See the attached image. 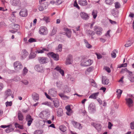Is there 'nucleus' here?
I'll return each instance as SVG.
<instances>
[{
    "instance_id": "nucleus-18",
    "label": "nucleus",
    "mask_w": 134,
    "mask_h": 134,
    "mask_svg": "<svg viewBox=\"0 0 134 134\" xmlns=\"http://www.w3.org/2000/svg\"><path fill=\"white\" fill-rule=\"evenodd\" d=\"M28 55V53L25 49L22 50L21 54V57L23 58H25Z\"/></svg>"
},
{
    "instance_id": "nucleus-41",
    "label": "nucleus",
    "mask_w": 134,
    "mask_h": 134,
    "mask_svg": "<svg viewBox=\"0 0 134 134\" xmlns=\"http://www.w3.org/2000/svg\"><path fill=\"white\" fill-rule=\"evenodd\" d=\"M15 126L16 128H18L20 129H23V126L20 125L17 122L15 123Z\"/></svg>"
},
{
    "instance_id": "nucleus-55",
    "label": "nucleus",
    "mask_w": 134,
    "mask_h": 134,
    "mask_svg": "<svg viewBox=\"0 0 134 134\" xmlns=\"http://www.w3.org/2000/svg\"><path fill=\"white\" fill-rule=\"evenodd\" d=\"M28 71V69H27L26 67H25L23 69V75L24 76L26 75L27 72Z\"/></svg>"
},
{
    "instance_id": "nucleus-32",
    "label": "nucleus",
    "mask_w": 134,
    "mask_h": 134,
    "mask_svg": "<svg viewBox=\"0 0 134 134\" xmlns=\"http://www.w3.org/2000/svg\"><path fill=\"white\" fill-rule=\"evenodd\" d=\"M86 33L88 35L93 36L95 34L94 32L90 30H87L86 31Z\"/></svg>"
},
{
    "instance_id": "nucleus-57",
    "label": "nucleus",
    "mask_w": 134,
    "mask_h": 134,
    "mask_svg": "<svg viewBox=\"0 0 134 134\" xmlns=\"http://www.w3.org/2000/svg\"><path fill=\"white\" fill-rule=\"evenodd\" d=\"M12 102L11 101L10 102L7 101L5 103V105L7 107L8 106H11L12 105Z\"/></svg>"
},
{
    "instance_id": "nucleus-9",
    "label": "nucleus",
    "mask_w": 134,
    "mask_h": 134,
    "mask_svg": "<svg viewBox=\"0 0 134 134\" xmlns=\"http://www.w3.org/2000/svg\"><path fill=\"white\" fill-rule=\"evenodd\" d=\"M80 15L83 19L86 20H88L90 18L89 15L84 12H81Z\"/></svg>"
},
{
    "instance_id": "nucleus-15",
    "label": "nucleus",
    "mask_w": 134,
    "mask_h": 134,
    "mask_svg": "<svg viewBox=\"0 0 134 134\" xmlns=\"http://www.w3.org/2000/svg\"><path fill=\"white\" fill-rule=\"evenodd\" d=\"M102 84L104 85H107L109 83V80L104 76H103L102 77Z\"/></svg>"
},
{
    "instance_id": "nucleus-38",
    "label": "nucleus",
    "mask_w": 134,
    "mask_h": 134,
    "mask_svg": "<svg viewBox=\"0 0 134 134\" xmlns=\"http://www.w3.org/2000/svg\"><path fill=\"white\" fill-rule=\"evenodd\" d=\"M115 52L118 53V51L117 50H114L111 53V56L112 58H114L116 57V55Z\"/></svg>"
},
{
    "instance_id": "nucleus-51",
    "label": "nucleus",
    "mask_w": 134,
    "mask_h": 134,
    "mask_svg": "<svg viewBox=\"0 0 134 134\" xmlns=\"http://www.w3.org/2000/svg\"><path fill=\"white\" fill-rule=\"evenodd\" d=\"M43 132L42 131L37 130L35 131L34 133V134H42Z\"/></svg>"
},
{
    "instance_id": "nucleus-59",
    "label": "nucleus",
    "mask_w": 134,
    "mask_h": 134,
    "mask_svg": "<svg viewBox=\"0 0 134 134\" xmlns=\"http://www.w3.org/2000/svg\"><path fill=\"white\" fill-rule=\"evenodd\" d=\"M21 82L25 85H28L29 83L28 81L26 80H22Z\"/></svg>"
},
{
    "instance_id": "nucleus-6",
    "label": "nucleus",
    "mask_w": 134,
    "mask_h": 134,
    "mask_svg": "<svg viewBox=\"0 0 134 134\" xmlns=\"http://www.w3.org/2000/svg\"><path fill=\"white\" fill-rule=\"evenodd\" d=\"M38 60L39 63L41 64L46 63L48 62V58L45 57H38Z\"/></svg>"
},
{
    "instance_id": "nucleus-22",
    "label": "nucleus",
    "mask_w": 134,
    "mask_h": 134,
    "mask_svg": "<svg viewBox=\"0 0 134 134\" xmlns=\"http://www.w3.org/2000/svg\"><path fill=\"white\" fill-rule=\"evenodd\" d=\"M12 93V92L11 90L9 89H8L5 92V99L7 98L8 96H11Z\"/></svg>"
},
{
    "instance_id": "nucleus-7",
    "label": "nucleus",
    "mask_w": 134,
    "mask_h": 134,
    "mask_svg": "<svg viewBox=\"0 0 134 134\" xmlns=\"http://www.w3.org/2000/svg\"><path fill=\"white\" fill-rule=\"evenodd\" d=\"M125 100L126 101V104L129 107H131L133 105V101L132 97L126 98Z\"/></svg>"
},
{
    "instance_id": "nucleus-24",
    "label": "nucleus",
    "mask_w": 134,
    "mask_h": 134,
    "mask_svg": "<svg viewBox=\"0 0 134 134\" xmlns=\"http://www.w3.org/2000/svg\"><path fill=\"white\" fill-rule=\"evenodd\" d=\"M21 4V2L19 0H13L12 4L15 6H20Z\"/></svg>"
},
{
    "instance_id": "nucleus-61",
    "label": "nucleus",
    "mask_w": 134,
    "mask_h": 134,
    "mask_svg": "<svg viewBox=\"0 0 134 134\" xmlns=\"http://www.w3.org/2000/svg\"><path fill=\"white\" fill-rule=\"evenodd\" d=\"M110 32V30H109L107 31V33L105 34V36L109 38H110V35L109 34Z\"/></svg>"
},
{
    "instance_id": "nucleus-10",
    "label": "nucleus",
    "mask_w": 134,
    "mask_h": 134,
    "mask_svg": "<svg viewBox=\"0 0 134 134\" xmlns=\"http://www.w3.org/2000/svg\"><path fill=\"white\" fill-rule=\"evenodd\" d=\"M57 92L54 88H52L49 90L48 94L52 97H55L56 96Z\"/></svg>"
},
{
    "instance_id": "nucleus-53",
    "label": "nucleus",
    "mask_w": 134,
    "mask_h": 134,
    "mask_svg": "<svg viewBox=\"0 0 134 134\" xmlns=\"http://www.w3.org/2000/svg\"><path fill=\"white\" fill-rule=\"evenodd\" d=\"M64 2V0H57L56 2V5H59Z\"/></svg>"
},
{
    "instance_id": "nucleus-12",
    "label": "nucleus",
    "mask_w": 134,
    "mask_h": 134,
    "mask_svg": "<svg viewBox=\"0 0 134 134\" xmlns=\"http://www.w3.org/2000/svg\"><path fill=\"white\" fill-rule=\"evenodd\" d=\"M91 125L93 126L98 131H100L101 130L102 126L100 124L92 122Z\"/></svg>"
},
{
    "instance_id": "nucleus-17",
    "label": "nucleus",
    "mask_w": 134,
    "mask_h": 134,
    "mask_svg": "<svg viewBox=\"0 0 134 134\" xmlns=\"http://www.w3.org/2000/svg\"><path fill=\"white\" fill-rule=\"evenodd\" d=\"M55 70L59 72L62 75L64 76V70L62 69L59 66H57L54 69Z\"/></svg>"
},
{
    "instance_id": "nucleus-33",
    "label": "nucleus",
    "mask_w": 134,
    "mask_h": 134,
    "mask_svg": "<svg viewBox=\"0 0 134 134\" xmlns=\"http://www.w3.org/2000/svg\"><path fill=\"white\" fill-rule=\"evenodd\" d=\"M84 41L85 43L86 47L88 48H91L92 46L89 44L88 41L85 39L84 40Z\"/></svg>"
},
{
    "instance_id": "nucleus-46",
    "label": "nucleus",
    "mask_w": 134,
    "mask_h": 134,
    "mask_svg": "<svg viewBox=\"0 0 134 134\" xmlns=\"http://www.w3.org/2000/svg\"><path fill=\"white\" fill-rule=\"evenodd\" d=\"M36 56V54L33 53H31L30 54L29 56V59H32L35 58Z\"/></svg>"
},
{
    "instance_id": "nucleus-50",
    "label": "nucleus",
    "mask_w": 134,
    "mask_h": 134,
    "mask_svg": "<svg viewBox=\"0 0 134 134\" xmlns=\"http://www.w3.org/2000/svg\"><path fill=\"white\" fill-rule=\"evenodd\" d=\"M71 91V89L70 88L68 87H66L65 88L64 92V93H68L69 92H70Z\"/></svg>"
},
{
    "instance_id": "nucleus-21",
    "label": "nucleus",
    "mask_w": 134,
    "mask_h": 134,
    "mask_svg": "<svg viewBox=\"0 0 134 134\" xmlns=\"http://www.w3.org/2000/svg\"><path fill=\"white\" fill-rule=\"evenodd\" d=\"M72 124L75 127L79 129H82V127L80 124L79 123L77 122L74 121L72 122Z\"/></svg>"
},
{
    "instance_id": "nucleus-20",
    "label": "nucleus",
    "mask_w": 134,
    "mask_h": 134,
    "mask_svg": "<svg viewBox=\"0 0 134 134\" xmlns=\"http://www.w3.org/2000/svg\"><path fill=\"white\" fill-rule=\"evenodd\" d=\"M79 4L81 6H85L87 4L86 0H79L78 1Z\"/></svg>"
},
{
    "instance_id": "nucleus-37",
    "label": "nucleus",
    "mask_w": 134,
    "mask_h": 134,
    "mask_svg": "<svg viewBox=\"0 0 134 134\" xmlns=\"http://www.w3.org/2000/svg\"><path fill=\"white\" fill-rule=\"evenodd\" d=\"M122 91L120 90H119L116 91L117 95L118 98V99L120 98L121 94L122 93Z\"/></svg>"
},
{
    "instance_id": "nucleus-45",
    "label": "nucleus",
    "mask_w": 134,
    "mask_h": 134,
    "mask_svg": "<svg viewBox=\"0 0 134 134\" xmlns=\"http://www.w3.org/2000/svg\"><path fill=\"white\" fill-rule=\"evenodd\" d=\"M62 45L61 44H59L57 48V52H60L62 51Z\"/></svg>"
},
{
    "instance_id": "nucleus-44",
    "label": "nucleus",
    "mask_w": 134,
    "mask_h": 134,
    "mask_svg": "<svg viewBox=\"0 0 134 134\" xmlns=\"http://www.w3.org/2000/svg\"><path fill=\"white\" fill-rule=\"evenodd\" d=\"M128 78L131 82H134V77L132 75L129 74L128 76Z\"/></svg>"
},
{
    "instance_id": "nucleus-49",
    "label": "nucleus",
    "mask_w": 134,
    "mask_h": 134,
    "mask_svg": "<svg viewBox=\"0 0 134 134\" xmlns=\"http://www.w3.org/2000/svg\"><path fill=\"white\" fill-rule=\"evenodd\" d=\"M132 42H131L130 41H128L126 43L125 45V46L126 47H128L130 46L132 44Z\"/></svg>"
},
{
    "instance_id": "nucleus-11",
    "label": "nucleus",
    "mask_w": 134,
    "mask_h": 134,
    "mask_svg": "<svg viewBox=\"0 0 134 134\" xmlns=\"http://www.w3.org/2000/svg\"><path fill=\"white\" fill-rule=\"evenodd\" d=\"M26 120L27 122L28 126H30L32 122L33 119L32 118L31 116L29 115H27L26 117Z\"/></svg>"
},
{
    "instance_id": "nucleus-19",
    "label": "nucleus",
    "mask_w": 134,
    "mask_h": 134,
    "mask_svg": "<svg viewBox=\"0 0 134 134\" xmlns=\"http://www.w3.org/2000/svg\"><path fill=\"white\" fill-rule=\"evenodd\" d=\"M32 97L33 99L36 102L39 99V95L36 93H34L32 94Z\"/></svg>"
},
{
    "instance_id": "nucleus-8",
    "label": "nucleus",
    "mask_w": 134,
    "mask_h": 134,
    "mask_svg": "<svg viewBox=\"0 0 134 134\" xmlns=\"http://www.w3.org/2000/svg\"><path fill=\"white\" fill-rule=\"evenodd\" d=\"M28 11L25 8H23L21 10L19 13V15L22 17H26L27 15Z\"/></svg>"
},
{
    "instance_id": "nucleus-36",
    "label": "nucleus",
    "mask_w": 134,
    "mask_h": 134,
    "mask_svg": "<svg viewBox=\"0 0 134 134\" xmlns=\"http://www.w3.org/2000/svg\"><path fill=\"white\" fill-rule=\"evenodd\" d=\"M59 95L63 99H68L69 97L64 95L62 93H60L59 94Z\"/></svg>"
},
{
    "instance_id": "nucleus-52",
    "label": "nucleus",
    "mask_w": 134,
    "mask_h": 134,
    "mask_svg": "<svg viewBox=\"0 0 134 134\" xmlns=\"http://www.w3.org/2000/svg\"><path fill=\"white\" fill-rule=\"evenodd\" d=\"M105 3L109 5L111 4L113 2V0H105Z\"/></svg>"
},
{
    "instance_id": "nucleus-14",
    "label": "nucleus",
    "mask_w": 134,
    "mask_h": 134,
    "mask_svg": "<svg viewBox=\"0 0 134 134\" xmlns=\"http://www.w3.org/2000/svg\"><path fill=\"white\" fill-rule=\"evenodd\" d=\"M72 56L71 55H69L68 56L66 59V64H70L72 63Z\"/></svg>"
},
{
    "instance_id": "nucleus-60",
    "label": "nucleus",
    "mask_w": 134,
    "mask_h": 134,
    "mask_svg": "<svg viewBox=\"0 0 134 134\" xmlns=\"http://www.w3.org/2000/svg\"><path fill=\"white\" fill-rule=\"evenodd\" d=\"M43 20L46 23L48 22L49 21V19L48 17L45 16L43 18Z\"/></svg>"
},
{
    "instance_id": "nucleus-42",
    "label": "nucleus",
    "mask_w": 134,
    "mask_h": 134,
    "mask_svg": "<svg viewBox=\"0 0 134 134\" xmlns=\"http://www.w3.org/2000/svg\"><path fill=\"white\" fill-rule=\"evenodd\" d=\"M57 32V28L55 27H54L53 29L50 34V35L51 36L55 34Z\"/></svg>"
},
{
    "instance_id": "nucleus-13",
    "label": "nucleus",
    "mask_w": 134,
    "mask_h": 134,
    "mask_svg": "<svg viewBox=\"0 0 134 134\" xmlns=\"http://www.w3.org/2000/svg\"><path fill=\"white\" fill-rule=\"evenodd\" d=\"M39 33L41 35H46L48 33L47 29L43 27H42L40 29Z\"/></svg>"
},
{
    "instance_id": "nucleus-4",
    "label": "nucleus",
    "mask_w": 134,
    "mask_h": 134,
    "mask_svg": "<svg viewBox=\"0 0 134 134\" xmlns=\"http://www.w3.org/2000/svg\"><path fill=\"white\" fill-rule=\"evenodd\" d=\"M40 5L38 8L39 10L40 11H42L44 9H46L48 6V4L46 2L40 3Z\"/></svg>"
},
{
    "instance_id": "nucleus-5",
    "label": "nucleus",
    "mask_w": 134,
    "mask_h": 134,
    "mask_svg": "<svg viewBox=\"0 0 134 134\" xmlns=\"http://www.w3.org/2000/svg\"><path fill=\"white\" fill-rule=\"evenodd\" d=\"M88 110L91 113H93L96 111L95 106L93 103H91L88 107Z\"/></svg>"
},
{
    "instance_id": "nucleus-58",
    "label": "nucleus",
    "mask_w": 134,
    "mask_h": 134,
    "mask_svg": "<svg viewBox=\"0 0 134 134\" xmlns=\"http://www.w3.org/2000/svg\"><path fill=\"white\" fill-rule=\"evenodd\" d=\"M91 82V84L92 86L94 87H96V86L97 84L94 80H92Z\"/></svg>"
},
{
    "instance_id": "nucleus-48",
    "label": "nucleus",
    "mask_w": 134,
    "mask_h": 134,
    "mask_svg": "<svg viewBox=\"0 0 134 134\" xmlns=\"http://www.w3.org/2000/svg\"><path fill=\"white\" fill-rule=\"evenodd\" d=\"M112 14L115 17H116L118 15V11H115V10H113L112 12Z\"/></svg>"
},
{
    "instance_id": "nucleus-35",
    "label": "nucleus",
    "mask_w": 134,
    "mask_h": 134,
    "mask_svg": "<svg viewBox=\"0 0 134 134\" xmlns=\"http://www.w3.org/2000/svg\"><path fill=\"white\" fill-rule=\"evenodd\" d=\"M66 36L69 38L70 37L71 35V31L69 29H66Z\"/></svg>"
},
{
    "instance_id": "nucleus-25",
    "label": "nucleus",
    "mask_w": 134,
    "mask_h": 134,
    "mask_svg": "<svg viewBox=\"0 0 134 134\" xmlns=\"http://www.w3.org/2000/svg\"><path fill=\"white\" fill-rule=\"evenodd\" d=\"M65 109L67 110V111L66 112V114L68 115H70L72 111L70 106L69 105L66 106L65 107Z\"/></svg>"
},
{
    "instance_id": "nucleus-23",
    "label": "nucleus",
    "mask_w": 134,
    "mask_h": 134,
    "mask_svg": "<svg viewBox=\"0 0 134 134\" xmlns=\"http://www.w3.org/2000/svg\"><path fill=\"white\" fill-rule=\"evenodd\" d=\"M47 112L46 111H42L39 114V116L42 119H43L45 117L47 116Z\"/></svg>"
},
{
    "instance_id": "nucleus-43",
    "label": "nucleus",
    "mask_w": 134,
    "mask_h": 134,
    "mask_svg": "<svg viewBox=\"0 0 134 134\" xmlns=\"http://www.w3.org/2000/svg\"><path fill=\"white\" fill-rule=\"evenodd\" d=\"M114 4L116 9H119L121 7V5L119 2H115Z\"/></svg>"
},
{
    "instance_id": "nucleus-40",
    "label": "nucleus",
    "mask_w": 134,
    "mask_h": 134,
    "mask_svg": "<svg viewBox=\"0 0 134 134\" xmlns=\"http://www.w3.org/2000/svg\"><path fill=\"white\" fill-rule=\"evenodd\" d=\"M94 30L96 32L102 31V28L98 26H95L94 27Z\"/></svg>"
},
{
    "instance_id": "nucleus-3",
    "label": "nucleus",
    "mask_w": 134,
    "mask_h": 134,
    "mask_svg": "<svg viewBox=\"0 0 134 134\" xmlns=\"http://www.w3.org/2000/svg\"><path fill=\"white\" fill-rule=\"evenodd\" d=\"M47 55L49 57H52L54 60L57 61L59 59V55L53 52H50L47 53Z\"/></svg>"
},
{
    "instance_id": "nucleus-30",
    "label": "nucleus",
    "mask_w": 134,
    "mask_h": 134,
    "mask_svg": "<svg viewBox=\"0 0 134 134\" xmlns=\"http://www.w3.org/2000/svg\"><path fill=\"white\" fill-rule=\"evenodd\" d=\"M54 105L55 107L57 108L59 106V103L58 100L55 98L53 100Z\"/></svg>"
},
{
    "instance_id": "nucleus-39",
    "label": "nucleus",
    "mask_w": 134,
    "mask_h": 134,
    "mask_svg": "<svg viewBox=\"0 0 134 134\" xmlns=\"http://www.w3.org/2000/svg\"><path fill=\"white\" fill-rule=\"evenodd\" d=\"M60 130L63 132H64L66 131V128L64 125H61L59 126Z\"/></svg>"
},
{
    "instance_id": "nucleus-47",
    "label": "nucleus",
    "mask_w": 134,
    "mask_h": 134,
    "mask_svg": "<svg viewBox=\"0 0 134 134\" xmlns=\"http://www.w3.org/2000/svg\"><path fill=\"white\" fill-rule=\"evenodd\" d=\"M9 127L5 130V132L7 133L9 132L12 131H13L14 129L12 127Z\"/></svg>"
},
{
    "instance_id": "nucleus-27",
    "label": "nucleus",
    "mask_w": 134,
    "mask_h": 134,
    "mask_svg": "<svg viewBox=\"0 0 134 134\" xmlns=\"http://www.w3.org/2000/svg\"><path fill=\"white\" fill-rule=\"evenodd\" d=\"M18 118L20 121H22L24 119L23 115L22 114L21 112L20 111H19L18 114Z\"/></svg>"
},
{
    "instance_id": "nucleus-28",
    "label": "nucleus",
    "mask_w": 134,
    "mask_h": 134,
    "mask_svg": "<svg viewBox=\"0 0 134 134\" xmlns=\"http://www.w3.org/2000/svg\"><path fill=\"white\" fill-rule=\"evenodd\" d=\"M57 116H61L63 114V110L62 108H59L57 111Z\"/></svg>"
},
{
    "instance_id": "nucleus-29",
    "label": "nucleus",
    "mask_w": 134,
    "mask_h": 134,
    "mask_svg": "<svg viewBox=\"0 0 134 134\" xmlns=\"http://www.w3.org/2000/svg\"><path fill=\"white\" fill-rule=\"evenodd\" d=\"M48 51L49 50L46 48H43L42 49L37 50L36 51V53H42L44 52V51Z\"/></svg>"
},
{
    "instance_id": "nucleus-62",
    "label": "nucleus",
    "mask_w": 134,
    "mask_h": 134,
    "mask_svg": "<svg viewBox=\"0 0 134 134\" xmlns=\"http://www.w3.org/2000/svg\"><path fill=\"white\" fill-rule=\"evenodd\" d=\"M74 6L76 7L78 9H80V8L78 6V4H77L76 1H75L74 2Z\"/></svg>"
},
{
    "instance_id": "nucleus-2",
    "label": "nucleus",
    "mask_w": 134,
    "mask_h": 134,
    "mask_svg": "<svg viewBox=\"0 0 134 134\" xmlns=\"http://www.w3.org/2000/svg\"><path fill=\"white\" fill-rule=\"evenodd\" d=\"M14 66L15 69L17 71L23 68V66L21 63L18 61L14 63Z\"/></svg>"
},
{
    "instance_id": "nucleus-63",
    "label": "nucleus",
    "mask_w": 134,
    "mask_h": 134,
    "mask_svg": "<svg viewBox=\"0 0 134 134\" xmlns=\"http://www.w3.org/2000/svg\"><path fill=\"white\" fill-rule=\"evenodd\" d=\"M104 68L109 73L110 72L111 70L109 67L106 66Z\"/></svg>"
},
{
    "instance_id": "nucleus-54",
    "label": "nucleus",
    "mask_w": 134,
    "mask_h": 134,
    "mask_svg": "<svg viewBox=\"0 0 134 134\" xmlns=\"http://www.w3.org/2000/svg\"><path fill=\"white\" fill-rule=\"evenodd\" d=\"M42 105H47L48 106H50L51 105V103L49 102H48L47 101H46L44 102H43L41 104Z\"/></svg>"
},
{
    "instance_id": "nucleus-31",
    "label": "nucleus",
    "mask_w": 134,
    "mask_h": 134,
    "mask_svg": "<svg viewBox=\"0 0 134 134\" xmlns=\"http://www.w3.org/2000/svg\"><path fill=\"white\" fill-rule=\"evenodd\" d=\"M34 68L36 71L38 72L41 71L42 69V67L40 66V65L38 64L36 65Z\"/></svg>"
},
{
    "instance_id": "nucleus-34",
    "label": "nucleus",
    "mask_w": 134,
    "mask_h": 134,
    "mask_svg": "<svg viewBox=\"0 0 134 134\" xmlns=\"http://www.w3.org/2000/svg\"><path fill=\"white\" fill-rule=\"evenodd\" d=\"M97 10H94L92 12V14L94 19H95L97 16Z\"/></svg>"
},
{
    "instance_id": "nucleus-1",
    "label": "nucleus",
    "mask_w": 134,
    "mask_h": 134,
    "mask_svg": "<svg viewBox=\"0 0 134 134\" xmlns=\"http://www.w3.org/2000/svg\"><path fill=\"white\" fill-rule=\"evenodd\" d=\"M93 63L92 60L86 58H84L81 60V65L82 66H86L91 65Z\"/></svg>"
},
{
    "instance_id": "nucleus-26",
    "label": "nucleus",
    "mask_w": 134,
    "mask_h": 134,
    "mask_svg": "<svg viewBox=\"0 0 134 134\" xmlns=\"http://www.w3.org/2000/svg\"><path fill=\"white\" fill-rule=\"evenodd\" d=\"M99 94V92H97L92 94L90 96L89 98L95 99L98 96Z\"/></svg>"
},
{
    "instance_id": "nucleus-16",
    "label": "nucleus",
    "mask_w": 134,
    "mask_h": 134,
    "mask_svg": "<svg viewBox=\"0 0 134 134\" xmlns=\"http://www.w3.org/2000/svg\"><path fill=\"white\" fill-rule=\"evenodd\" d=\"M15 26H16L17 28L19 27V25H18L16 24H14L12 25V27L14 30H9V32L13 33H14L18 31V29L15 28Z\"/></svg>"
},
{
    "instance_id": "nucleus-64",
    "label": "nucleus",
    "mask_w": 134,
    "mask_h": 134,
    "mask_svg": "<svg viewBox=\"0 0 134 134\" xmlns=\"http://www.w3.org/2000/svg\"><path fill=\"white\" fill-rule=\"evenodd\" d=\"M130 127L131 129H134V122H132L130 123Z\"/></svg>"
},
{
    "instance_id": "nucleus-56",
    "label": "nucleus",
    "mask_w": 134,
    "mask_h": 134,
    "mask_svg": "<svg viewBox=\"0 0 134 134\" xmlns=\"http://www.w3.org/2000/svg\"><path fill=\"white\" fill-rule=\"evenodd\" d=\"M36 41V39L32 38H30L28 40V42L30 43Z\"/></svg>"
}]
</instances>
